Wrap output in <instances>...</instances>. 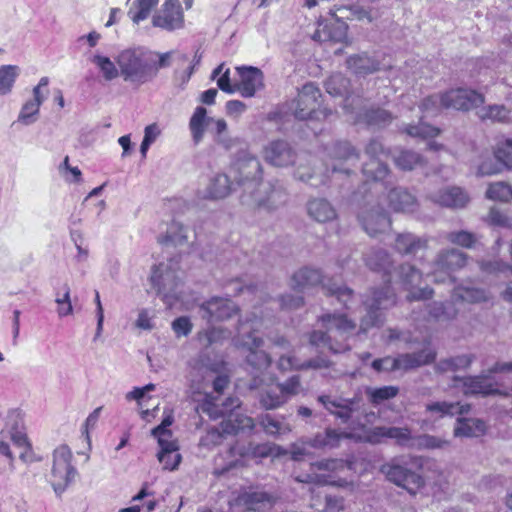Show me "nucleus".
I'll use <instances>...</instances> for the list:
<instances>
[{
	"label": "nucleus",
	"instance_id": "ddd939ff",
	"mask_svg": "<svg viewBox=\"0 0 512 512\" xmlns=\"http://www.w3.org/2000/svg\"><path fill=\"white\" fill-rule=\"evenodd\" d=\"M155 28L173 31L184 28V13L179 0H166L152 16Z\"/></svg>",
	"mask_w": 512,
	"mask_h": 512
},
{
	"label": "nucleus",
	"instance_id": "37998d69",
	"mask_svg": "<svg viewBox=\"0 0 512 512\" xmlns=\"http://www.w3.org/2000/svg\"><path fill=\"white\" fill-rule=\"evenodd\" d=\"M160 448L161 450L157 457L159 462L163 464V468L170 471L177 469L182 459L181 455L177 452V443H169Z\"/></svg>",
	"mask_w": 512,
	"mask_h": 512
},
{
	"label": "nucleus",
	"instance_id": "5fc2aeb1",
	"mask_svg": "<svg viewBox=\"0 0 512 512\" xmlns=\"http://www.w3.org/2000/svg\"><path fill=\"white\" fill-rule=\"evenodd\" d=\"M404 131L412 137L420 138H433L440 133V130L438 128L433 127L422 121L419 122V124L417 125H407Z\"/></svg>",
	"mask_w": 512,
	"mask_h": 512
},
{
	"label": "nucleus",
	"instance_id": "09e8293b",
	"mask_svg": "<svg viewBox=\"0 0 512 512\" xmlns=\"http://www.w3.org/2000/svg\"><path fill=\"white\" fill-rule=\"evenodd\" d=\"M486 197L494 201L510 202L512 200V186L503 181L491 183L487 188Z\"/></svg>",
	"mask_w": 512,
	"mask_h": 512
},
{
	"label": "nucleus",
	"instance_id": "4c0bfd02",
	"mask_svg": "<svg viewBox=\"0 0 512 512\" xmlns=\"http://www.w3.org/2000/svg\"><path fill=\"white\" fill-rule=\"evenodd\" d=\"M394 164L402 171H411L425 165V159L412 150H401L393 157Z\"/></svg>",
	"mask_w": 512,
	"mask_h": 512
},
{
	"label": "nucleus",
	"instance_id": "f8f14e48",
	"mask_svg": "<svg viewBox=\"0 0 512 512\" xmlns=\"http://www.w3.org/2000/svg\"><path fill=\"white\" fill-rule=\"evenodd\" d=\"M233 169L237 173L238 185L243 186L245 190L253 192V189L260 184L262 167L255 156L243 153L234 163Z\"/></svg>",
	"mask_w": 512,
	"mask_h": 512
},
{
	"label": "nucleus",
	"instance_id": "e433bc0d",
	"mask_svg": "<svg viewBox=\"0 0 512 512\" xmlns=\"http://www.w3.org/2000/svg\"><path fill=\"white\" fill-rule=\"evenodd\" d=\"M470 404H460L459 402H433L426 405V410L431 413H437L443 416L463 415L470 411Z\"/></svg>",
	"mask_w": 512,
	"mask_h": 512
},
{
	"label": "nucleus",
	"instance_id": "aec40b11",
	"mask_svg": "<svg viewBox=\"0 0 512 512\" xmlns=\"http://www.w3.org/2000/svg\"><path fill=\"white\" fill-rule=\"evenodd\" d=\"M236 71L240 77L238 83H236L237 92L243 97H253L257 90L263 87V73L262 71L253 66H240L236 68Z\"/></svg>",
	"mask_w": 512,
	"mask_h": 512
},
{
	"label": "nucleus",
	"instance_id": "ea45409f",
	"mask_svg": "<svg viewBox=\"0 0 512 512\" xmlns=\"http://www.w3.org/2000/svg\"><path fill=\"white\" fill-rule=\"evenodd\" d=\"M477 115L482 121L508 123L511 120V110L499 104L483 107L477 112Z\"/></svg>",
	"mask_w": 512,
	"mask_h": 512
},
{
	"label": "nucleus",
	"instance_id": "39448f33",
	"mask_svg": "<svg viewBox=\"0 0 512 512\" xmlns=\"http://www.w3.org/2000/svg\"><path fill=\"white\" fill-rule=\"evenodd\" d=\"M415 464L414 458L409 455L396 456L382 464L380 472L388 481L407 490L410 494H416L424 485V479L413 469Z\"/></svg>",
	"mask_w": 512,
	"mask_h": 512
},
{
	"label": "nucleus",
	"instance_id": "8fccbe9b",
	"mask_svg": "<svg viewBox=\"0 0 512 512\" xmlns=\"http://www.w3.org/2000/svg\"><path fill=\"white\" fill-rule=\"evenodd\" d=\"M91 61L97 66L106 81H112L119 76V70L109 57L96 54Z\"/></svg>",
	"mask_w": 512,
	"mask_h": 512
},
{
	"label": "nucleus",
	"instance_id": "bf43d9fd",
	"mask_svg": "<svg viewBox=\"0 0 512 512\" xmlns=\"http://www.w3.org/2000/svg\"><path fill=\"white\" fill-rule=\"evenodd\" d=\"M330 13L332 17L335 19V21L340 23V25L337 27L338 30L349 29V26L346 24V22L343 21L344 19L353 20L354 17L360 19V17L358 16V12L353 8L347 6L338 7L335 10H331Z\"/></svg>",
	"mask_w": 512,
	"mask_h": 512
},
{
	"label": "nucleus",
	"instance_id": "72a5a7b5",
	"mask_svg": "<svg viewBox=\"0 0 512 512\" xmlns=\"http://www.w3.org/2000/svg\"><path fill=\"white\" fill-rule=\"evenodd\" d=\"M232 191V183L226 174H216L211 178L206 191L205 198L222 199Z\"/></svg>",
	"mask_w": 512,
	"mask_h": 512
},
{
	"label": "nucleus",
	"instance_id": "7ed1b4c3",
	"mask_svg": "<svg viewBox=\"0 0 512 512\" xmlns=\"http://www.w3.org/2000/svg\"><path fill=\"white\" fill-rule=\"evenodd\" d=\"M321 328L310 333L311 345L326 348L332 353L349 349L346 340L356 328V324L344 314L326 313L319 317Z\"/></svg>",
	"mask_w": 512,
	"mask_h": 512
},
{
	"label": "nucleus",
	"instance_id": "cd10ccee",
	"mask_svg": "<svg viewBox=\"0 0 512 512\" xmlns=\"http://www.w3.org/2000/svg\"><path fill=\"white\" fill-rule=\"evenodd\" d=\"M436 352L432 349H423L415 353H404L397 356L399 370H411L432 363Z\"/></svg>",
	"mask_w": 512,
	"mask_h": 512
},
{
	"label": "nucleus",
	"instance_id": "a211bd4d",
	"mask_svg": "<svg viewBox=\"0 0 512 512\" xmlns=\"http://www.w3.org/2000/svg\"><path fill=\"white\" fill-rule=\"evenodd\" d=\"M321 92L313 83L305 84L295 100L294 115L300 120L311 118L320 106Z\"/></svg>",
	"mask_w": 512,
	"mask_h": 512
},
{
	"label": "nucleus",
	"instance_id": "4468645a",
	"mask_svg": "<svg viewBox=\"0 0 512 512\" xmlns=\"http://www.w3.org/2000/svg\"><path fill=\"white\" fill-rule=\"evenodd\" d=\"M398 277L404 288L409 291L407 300H426L433 296V289L429 287L417 288L421 283L422 273L415 266L408 263L400 265L398 268Z\"/></svg>",
	"mask_w": 512,
	"mask_h": 512
},
{
	"label": "nucleus",
	"instance_id": "6e6d98bb",
	"mask_svg": "<svg viewBox=\"0 0 512 512\" xmlns=\"http://www.w3.org/2000/svg\"><path fill=\"white\" fill-rule=\"evenodd\" d=\"M41 104L38 100H28L21 108L18 121L24 125H30L37 119Z\"/></svg>",
	"mask_w": 512,
	"mask_h": 512
},
{
	"label": "nucleus",
	"instance_id": "2eb2a0df",
	"mask_svg": "<svg viewBox=\"0 0 512 512\" xmlns=\"http://www.w3.org/2000/svg\"><path fill=\"white\" fill-rule=\"evenodd\" d=\"M484 101V95L472 89L458 88L442 94L444 108L468 111L479 107Z\"/></svg>",
	"mask_w": 512,
	"mask_h": 512
},
{
	"label": "nucleus",
	"instance_id": "2f4dec72",
	"mask_svg": "<svg viewBox=\"0 0 512 512\" xmlns=\"http://www.w3.org/2000/svg\"><path fill=\"white\" fill-rule=\"evenodd\" d=\"M188 227L180 222L172 221L164 235L158 237V242L162 245L181 246L188 241Z\"/></svg>",
	"mask_w": 512,
	"mask_h": 512
},
{
	"label": "nucleus",
	"instance_id": "5701e85b",
	"mask_svg": "<svg viewBox=\"0 0 512 512\" xmlns=\"http://www.w3.org/2000/svg\"><path fill=\"white\" fill-rule=\"evenodd\" d=\"M454 382H460L464 395H496L499 390L493 387L486 376L454 377Z\"/></svg>",
	"mask_w": 512,
	"mask_h": 512
},
{
	"label": "nucleus",
	"instance_id": "f3484780",
	"mask_svg": "<svg viewBox=\"0 0 512 512\" xmlns=\"http://www.w3.org/2000/svg\"><path fill=\"white\" fill-rule=\"evenodd\" d=\"M201 317L208 323L225 321L238 313V307L227 298L213 297L200 306Z\"/></svg>",
	"mask_w": 512,
	"mask_h": 512
},
{
	"label": "nucleus",
	"instance_id": "603ef678",
	"mask_svg": "<svg viewBox=\"0 0 512 512\" xmlns=\"http://www.w3.org/2000/svg\"><path fill=\"white\" fill-rule=\"evenodd\" d=\"M226 338V330L219 327H210L206 330L199 331L197 339L199 343L208 348L209 346L220 343Z\"/></svg>",
	"mask_w": 512,
	"mask_h": 512
},
{
	"label": "nucleus",
	"instance_id": "a878e982",
	"mask_svg": "<svg viewBox=\"0 0 512 512\" xmlns=\"http://www.w3.org/2000/svg\"><path fill=\"white\" fill-rule=\"evenodd\" d=\"M427 321L436 323H448L456 319L458 309L454 301H434L426 305Z\"/></svg>",
	"mask_w": 512,
	"mask_h": 512
},
{
	"label": "nucleus",
	"instance_id": "c85d7f7f",
	"mask_svg": "<svg viewBox=\"0 0 512 512\" xmlns=\"http://www.w3.org/2000/svg\"><path fill=\"white\" fill-rule=\"evenodd\" d=\"M366 266L376 272H382L388 275L392 268L391 255L382 248H371L363 256Z\"/></svg>",
	"mask_w": 512,
	"mask_h": 512
},
{
	"label": "nucleus",
	"instance_id": "7c9ffc66",
	"mask_svg": "<svg viewBox=\"0 0 512 512\" xmlns=\"http://www.w3.org/2000/svg\"><path fill=\"white\" fill-rule=\"evenodd\" d=\"M392 120L393 116L389 111L381 108H369L358 113L355 122L382 128L389 125Z\"/></svg>",
	"mask_w": 512,
	"mask_h": 512
},
{
	"label": "nucleus",
	"instance_id": "dca6fc26",
	"mask_svg": "<svg viewBox=\"0 0 512 512\" xmlns=\"http://www.w3.org/2000/svg\"><path fill=\"white\" fill-rule=\"evenodd\" d=\"M358 220L363 230L371 237L384 233L391 226L388 214L380 206L362 208Z\"/></svg>",
	"mask_w": 512,
	"mask_h": 512
},
{
	"label": "nucleus",
	"instance_id": "13d9d810",
	"mask_svg": "<svg viewBox=\"0 0 512 512\" xmlns=\"http://www.w3.org/2000/svg\"><path fill=\"white\" fill-rule=\"evenodd\" d=\"M249 452L254 457L265 458L275 457L283 453L282 449L273 443H260V444H249Z\"/></svg>",
	"mask_w": 512,
	"mask_h": 512
},
{
	"label": "nucleus",
	"instance_id": "c9c22d12",
	"mask_svg": "<svg viewBox=\"0 0 512 512\" xmlns=\"http://www.w3.org/2000/svg\"><path fill=\"white\" fill-rule=\"evenodd\" d=\"M265 159L274 166H285L288 162V142L286 140L272 141L265 148Z\"/></svg>",
	"mask_w": 512,
	"mask_h": 512
},
{
	"label": "nucleus",
	"instance_id": "c03bdc74",
	"mask_svg": "<svg viewBox=\"0 0 512 512\" xmlns=\"http://www.w3.org/2000/svg\"><path fill=\"white\" fill-rule=\"evenodd\" d=\"M343 433L337 432L335 429H326L324 433L317 434L309 441V445L313 448H334L339 445Z\"/></svg>",
	"mask_w": 512,
	"mask_h": 512
},
{
	"label": "nucleus",
	"instance_id": "f704fd0d",
	"mask_svg": "<svg viewBox=\"0 0 512 512\" xmlns=\"http://www.w3.org/2000/svg\"><path fill=\"white\" fill-rule=\"evenodd\" d=\"M310 217L318 222H328L336 217V211L325 199H313L307 204Z\"/></svg>",
	"mask_w": 512,
	"mask_h": 512
},
{
	"label": "nucleus",
	"instance_id": "4be33fe9",
	"mask_svg": "<svg viewBox=\"0 0 512 512\" xmlns=\"http://www.w3.org/2000/svg\"><path fill=\"white\" fill-rule=\"evenodd\" d=\"M150 282L157 294H167L176 285V274L170 264L159 263L152 268Z\"/></svg>",
	"mask_w": 512,
	"mask_h": 512
},
{
	"label": "nucleus",
	"instance_id": "9b49d317",
	"mask_svg": "<svg viewBox=\"0 0 512 512\" xmlns=\"http://www.w3.org/2000/svg\"><path fill=\"white\" fill-rule=\"evenodd\" d=\"M243 329L244 323L241 322L237 344L249 351L246 356L247 364L254 370L266 369L271 363V358L265 351L259 349L263 345V339L256 336L254 332L244 333Z\"/></svg>",
	"mask_w": 512,
	"mask_h": 512
},
{
	"label": "nucleus",
	"instance_id": "b1692460",
	"mask_svg": "<svg viewBox=\"0 0 512 512\" xmlns=\"http://www.w3.org/2000/svg\"><path fill=\"white\" fill-rule=\"evenodd\" d=\"M346 65L357 76H366L390 67V65H385L367 54L350 56L346 60Z\"/></svg>",
	"mask_w": 512,
	"mask_h": 512
},
{
	"label": "nucleus",
	"instance_id": "774afa93",
	"mask_svg": "<svg viewBox=\"0 0 512 512\" xmlns=\"http://www.w3.org/2000/svg\"><path fill=\"white\" fill-rule=\"evenodd\" d=\"M479 268L484 273H498V272H505L510 269V265L500 261V260H494V261H486V260H480L478 261Z\"/></svg>",
	"mask_w": 512,
	"mask_h": 512
},
{
	"label": "nucleus",
	"instance_id": "20e7f679",
	"mask_svg": "<svg viewBox=\"0 0 512 512\" xmlns=\"http://www.w3.org/2000/svg\"><path fill=\"white\" fill-rule=\"evenodd\" d=\"M321 284V288L329 295L336 296V298L348 308V301L353 296V290L346 286H339L335 283H324L321 272L317 269L302 268L295 272L290 279V288H293L300 295L292 297L290 295V309L298 308L303 305L306 290L311 287Z\"/></svg>",
	"mask_w": 512,
	"mask_h": 512
},
{
	"label": "nucleus",
	"instance_id": "de8ad7c7",
	"mask_svg": "<svg viewBox=\"0 0 512 512\" xmlns=\"http://www.w3.org/2000/svg\"><path fill=\"white\" fill-rule=\"evenodd\" d=\"M444 237L449 243L466 249L474 248L478 242V236L466 230L451 231Z\"/></svg>",
	"mask_w": 512,
	"mask_h": 512
},
{
	"label": "nucleus",
	"instance_id": "1a4fd4ad",
	"mask_svg": "<svg viewBox=\"0 0 512 512\" xmlns=\"http://www.w3.org/2000/svg\"><path fill=\"white\" fill-rule=\"evenodd\" d=\"M468 260V255L456 248L440 250L432 264L434 282L440 283L446 280L454 281L452 273L463 268Z\"/></svg>",
	"mask_w": 512,
	"mask_h": 512
},
{
	"label": "nucleus",
	"instance_id": "a19ab883",
	"mask_svg": "<svg viewBox=\"0 0 512 512\" xmlns=\"http://www.w3.org/2000/svg\"><path fill=\"white\" fill-rule=\"evenodd\" d=\"M475 356L473 354H463L455 357H450L440 360L436 364V371L440 373H446L449 371H457L460 369L468 368L474 361Z\"/></svg>",
	"mask_w": 512,
	"mask_h": 512
},
{
	"label": "nucleus",
	"instance_id": "9d476101",
	"mask_svg": "<svg viewBox=\"0 0 512 512\" xmlns=\"http://www.w3.org/2000/svg\"><path fill=\"white\" fill-rule=\"evenodd\" d=\"M318 401L336 418L340 419L341 423L346 424L353 420V418L363 413V399L360 395L356 394L353 398H332L328 395H321Z\"/></svg>",
	"mask_w": 512,
	"mask_h": 512
},
{
	"label": "nucleus",
	"instance_id": "6e6552de",
	"mask_svg": "<svg viewBox=\"0 0 512 512\" xmlns=\"http://www.w3.org/2000/svg\"><path fill=\"white\" fill-rule=\"evenodd\" d=\"M363 304L366 314L360 321V332L367 333L373 327H379L383 323L380 310L386 309L395 304V295L389 285L379 290H373L371 296L367 297Z\"/></svg>",
	"mask_w": 512,
	"mask_h": 512
},
{
	"label": "nucleus",
	"instance_id": "473e14b6",
	"mask_svg": "<svg viewBox=\"0 0 512 512\" xmlns=\"http://www.w3.org/2000/svg\"><path fill=\"white\" fill-rule=\"evenodd\" d=\"M486 430L485 422L475 418H457L454 428L456 437H478Z\"/></svg>",
	"mask_w": 512,
	"mask_h": 512
},
{
	"label": "nucleus",
	"instance_id": "393cba45",
	"mask_svg": "<svg viewBox=\"0 0 512 512\" xmlns=\"http://www.w3.org/2000/svg\"><path fill=\"white\" fill-rule=\"evenodd\" d=\"M429 238L420 237L410 232L399 233L396 236L394 249L401 255H415L428 248Z\"/></svg>",
	"mask_w": 512,
	"mask_h": 512
},
{
	"label": "nucleus",
	"instance_id": "864d4df0",
	"mask_svg": "<svg viewBox=\"0 0 512 512\" xmlns=\"http://www.w3.org/2000/svg\"><path fill=\"white\" fill-rule=\"evenodd\" d=\"M375 434L391 439H396L401 445L406 444L410 439V430L400 427H377Z\"/></svg>",
	"mask_w": 512,
	"mask_h": 512
},
{
	"label": "nucleus",
	"instance_id": "e2e57ef3",
	"mask_svg": "<svg viewBox=\"0 0 512 512\" xmlns=\"http://www.w3.org/2000/svg\"><path fill=\"white\" fill-rule=\"evenodd\" d=\"M365 155L368 159H384L389 155V151L377 139H371L365 147Z\"/></svg>",
	"mask_w": 512,
	"mask_h": 512
},
{
	"label": "nucleus",
	"instance_id": "338daca9",
	"mask_svg": "<svg viewBox=\"0 0 512 512\" xmlns=\"http://www.w3.org/2000/svg\"><path fill=\"white\" fill-rule=\"evenodd\" d=\"M171 326L177 337L188 336L193 328L191 320L187 316L176 318Z\"/></svg>",
	"mask_w": 512,
	"mask_h": 512
},
{
	"label": "nucleus",
	"instance_id": "58836bf2",
	"mask_svg": "<svg viewBox=\"0 0 512 512\" xmlns=\"http://www.w3.org/2000/svg\"><path fill=\"white\" fill-rule=\"evenodd\" d=\"M363 175L371 181H383L389 174L390 169L383 159H368L362 167Z\"/></svg>",
	"mask_w": 512,
	"mask_h": 512
},
{
	"label": "nucleus",
	"instance_id": "f257e3e1",
	"mask_svg": "<svg viewBox=\"0 0 512 512\" xmlns=\"http://www.w3.org/2000/svg\"><path fill=\"white\" fill-rule=\"evenodd\" d=\"M172 55L173 52L158 53L139 46L121 51L116 61L125 81L144 84L152 81L161 68L170 66Z\"/></svg>",
	"mask_w": 512,
	"mask_h": 512
},
{
	"label": "nucleus",
	"instance_id": "49530a36",
	"mask_svg": "<svg viewBox=\"0 0 512 512\" xmlns=\"http://www.w3.org/2000/svg\"><path fill=\"white\" fill-rule=\"evenodd\" d=\"M350 80L341 73L331 75L325 82L326 91L332 96H345L349 93Z\"/></svg>",
	"mask_w": 512,
	"mask_h": 512
},
{
	"label": "nucleus",
	"instance_id": "412c9836",
	"mask_svg": "<svg viewBox=\"0 0 512 512\" xmlns=\"http://www.w3.org/2000/svg\"><path fill=\"white\" fill-rule=\"evenodd\" d=\"M430 200L447 208H464L469 202L468 194L460 187H447L440 189L429 196Z\"/></svg>",
	"mask_w": 512,
	"mask_h": 512
},
{
	"label": "nucleus",
	"instance_id": "69168bd1",
	"mask_svg": "<svg viewBox=\"0 0 512 512\" xmlns=\"http://www.w3.org/2000/svg\"><path fill=\"white\" fill-rule=\"evenodd\" d=\"M494 157L497 162H499L502 170L504 168L508 170H512V149L508 148L506 145L501 147L498 146L494 151Z\"/></svg>",
	"mask_w": 512,
	"mask_h": 512
},
{
	"label": "nucleus",
	"instance_id": "a18cd8bd",
	"mask_svg": "<svg viewBox=\"0 0 512 512\" xmlns=\"http://www.w3.org/2000/svg\"><path fill=\"white\" fill-rule=\"evenodd\" d=\"M19 74L20 68L16 65L0 66V95H7L12 91Z\"/></svg>",
	"mask_w": 512,
	"mask_h": 512
},
{
	"label": "nucleus",
	"instance_id": "79ce46f5",
	"mask_svg": "<svg viewBox=\"0 0 512 512\" xmlns=\"http://www.w3.org/2000/svg\"><path fill=\"white\" fill-rule=\"evenodd\" d=\"M159 0H134L127 12L130 20L139 24L141 21L146 20L152 9L155 8Z\"/></svg>",
	"mask_w": 512,
	"mask_h": 512
},
{
	"label": "nucleus",
	"instance_id": "052dcab7",
	"mask_svg": "<svg viewBox=\"0 0 512 512\" xmlns=\"http://www.w3.org/2000/svg\"><path fill=\"white\" fill-rule=\"evenodd\" d=\"M64 294H56L55 302L58 304L57 313L59 317H66L73 314V306L70 299V288L67 284L63 286Z\"/></svg>",
	"mask_w": 512,
	"mask_h": 512
},
{
	"label": "nucleus",
	"instance_id": "6ab92c4d",
	"mask_svg": "<svg viewBox=\"0 0 512 512\" xmlns=\"http://www.w3.org/2000/svg\"><path fill=\"white\" fill-rule=\"evenodd\" d=\"M275 498L273 495L259 489H249L239 494L238 497L230 502V508H243L249 511H261L273 506Z\"/></svg>",
	"mask_w": 512,
	"mask_h": 512
},
{
	"label": "nucleus",
	"instance_id": "0eeeda50",
	"mask_svg": "<svg viewBox=\"0 0 512 512\" xmlns=\"http://www.w3.org/2000/svg\"><path fill=\"white\" fill-rule=\"evenodd\" d=\"M214 123V141L225 149H230L234 145L233 139L228 135V125L224 119H214L207 117V111L204 107L198 106L189 121V129L194 144H199L204 137L206 124Z\"/></svg>",
	"mask_w": 512,
	"mask_h": 512
},
{
	"label": "nucleus",
	"instance_id": "423d86ee",
	"mask_svg": "<svg viewBox=\"0 0 512 512\" xmlns=\"http://www.w3.org/2000/svg\"><path fill=\"white\" fill-rule=\"evenodd\" d=\"M72 459L73 453L67 445H60L53 451L50 483L58 497H61L78 475Z\"/></svg>",
	"mask_w": 512,
	"mask_h": 512
},
{
	"label": "nucleus",
	"instance_id": "4d7b16f0",
	"mask_svg": "<svg viewBox=\"0 0 512 512\" xmlns=\"http://www.w3.org/2000/svg\"><path fill=\"white\" fill-rule=\"evenodd\" d=\"M399 392L396 386H384L380 388H368L367 394L373 404H380L385 400L394 398Z\"/></svg>",
	"mask_w": 512,
	"mask_h": 512
},
{
	"label": "nucleus",
	"instance_id": "0e129e2a",
	"mask_svg": "<svg viewBox=\"0 0 512 512\" xmlns=\"http://www.w3.org/2000/svg\"><path fill=\"white\" fill-rule=\"evenodd\" d=\"M441 107H443L442 94L428 96L422 101L420 105V109L422 110L423 113L426 114V116L437 113Z\"/></svg>",
	"mask_w": 512,
	"mask_h": 512
},
{
	"label": "nucleus",
	"instance_id": "f03ea898",
	"mask_svg": "<svg viewBox=\"0 0 512 512\" xmlns=\"http://www.w3.org/2000/svg\"><path fill=\"white\" fill-rule=\"evenodd\" d=\"M239 406V399L233 397H228L222 403H219L218 398L207 399L202 404V411L208 414L211 419L223 418L224 420L221 423L222 431L212 428L201 437V446L210 448L219 445L223 439L222 433L237 434L246 428H253L252 418L243 416L236 411Z\"/></svg>",
	"mask_w": 512,
	"mask_h": 512
},
{
	"label": "nucleus",
	"instance_id": "bb28decb",
	"mask_svg": "<svg viewBox=\"0 0 512 512\" xmlns=\"http://www.w3.org/2000/svg\"><path fill=\"white\" fill-rule=\"evenodd\" d=\"M390 207L395 212L411 213L417 209L418 203L414 195L408 190L398 187L388 193Z\"/></svg>",
	"mask_w": 512,
	"mask_h": 512
},
{
	"label": "nucleus",
	"instance_id": "3c124183",
	"mask_svg": "<svg viewBox=\"0 0 512 512\" xmlns=\"http://www.w3.org/2000/svg\"><path fill=\"white\" fill-rule=\"evenodd\" d=\"M328 154L331 158L337 160H347L354 157L359 159V153L353 148L350 143L345 141H337L333 143L329 149Z\"/></svg>",
	"mask_w": 512,
	"mask_h": 512
},
{
	"label": "nucleus",
	"instance_id": "680f3d73",
	"mask_svg": "<svg viewBox=\"0 0 512 512\" xmlns=\"http://www.w3.org/2000/svg\"><path fill=\"white\" fill-rule=\"evenodd\" d=\"M449 441L433 435H422L417 439V445L423 449H444L449 446Z\"/></svg>",
	"mask_w": 512,
	"mask_h": 512
},
{
	"label": "nucleus",
	"instance_id": "c756f323",
	"mask_svg": "<svg viewBox=\"0 0 512 512\" xmlns=\"http://www.w3.org/2000/svg\"><path fill=\"white\" fill-rule=\"evenodd\" d=\"M451 299L456 302H466L469 304H476L485 302L489 299L486 290L471 285H458L452 293Z\"/></svg>",
	"mask_w": 512,
	"mask_h": 512
}]
</instances>
